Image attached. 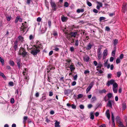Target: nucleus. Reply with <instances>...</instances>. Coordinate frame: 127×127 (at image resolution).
Here are the masks:
<instances>
[{
  "label": "nucleus",
  "instance_id": "f257e3e1",
  "mask_svg": "<svg viewBox=\"0 0 127 127\" xmlns=\"http://www.w3.org/2000/svg\"><path fill=\"white\" fill-rule=\"evenodd\" d=\"M34 47V48L33 47L31 48V54L34 56L36 55L40 51V50L39 49L35 48V47Z\"/></svg>",
  "mask_w": 127,
  "mask_h": 127
},
{
  "label": "nucleus",
  "instance_id": "f03ea898",
  "mask_svg": "<svg viewBox=\"0 0 127 127\" xmlns=\"http://www.w3.org/2000/svg\"><path fill=\"white\" fill-rule=\"evenodd\" d=\"M19 53V54L21 55L23 57H25L28 53L26 51L25 49L23 48L20 49Z\"/></svg>",
  "mask_w": 127,
  "mask_h": 127
},
{
  "label": "nucleus",
  "instance_id": "7ed1b4c3",
  "mask_svg": "<svg viewBox=\"0 0 127 127\" xmlns=\"http://www.w3.org/2000/svg\"><path fill=\"white\" fill-rule=\"evenodd\" d=\"M28 27V26L26 25H24V23H22V26H21V27H20V29L21 31H23V32H24L25 30L26 29V28Z\"/></svg>",
  "mask_w": 127,
  "mask_h": 127
},
{
  "label": "nucleus",
  "instance_id": "20e7f679",
  "mask_svg": "<svg viewBox=\"0 0 127 127\" xmlns=\"http://www.w3.org/2000/svg\"><path fill=\"white\" fill-rule=\"evenodd\" d=\"M50 3L51 6L52 8H55L57 7V5L52 0H50Z\"/></svg>",
  "mask_w": 127,
  "mask_h": 127
},
{
  "label": "nucleus",
  "instance_id": "39448f33",
  "mask_svg": "<svg viewBox=\"0 0 127 127\" xmlns=\"http://www.w3.org/2000/svg\"><path fill=\"white\" fill-rule=\"evenodd\" d=\"M78 34V32H70L69 34L70 35L71 37H75Z\"/></svg>",
  "mask_w": 127,
  "mask_h": 127
},
{
  "label": "nucleus",
  "instance_id": "423d86ee",
  "mask_svg": "<svg viewBox=\"0 0 127 127\" xmlns=\"http://www.w3.org/2000/svg\"><path fill=\"white\" fill-rule=\"evenodd\" d=\"M115 81L113 79H111L110 81H108L107 83L106 84V85L107 86L109 87L110 86V85H112L114 83Z\"/></svg>",
  "mask_w": 127,
  "mask_h": 127
},
{
  "label": "nucleus",
  "instance_id": "0eeeda50",
  "mask_svg": "<svg viewBox=\"0 0 127 127\" xmlns=\"http://www.w3.org/2000/svg\"><path fill=\"white\" fill-rule=\"evenodd\" d=\"M69 68L71 72H73L75 69V66L73 63H72L70 66L68 67Z\"/></svg>",
  "mask_w": 127,
  "mask_h": 127
},
{
  "label": "nucleus",
  "instance_id": "6e6552de",
  "mask_svg": "<svg viewBox=\"0 0 127 127\" xmlns=\"http://www.w3.org/2000/svg\"><path fill=\"white\" fill-rule=\"evenodd\" d=\"M103 59L104 60L106 58L107 55V50L106 49L105 50L103 53Z\"/></svg>",
  "mask_w": 127,
  "mask_h": 127
},
{
  "label": "nucleus",
  "instance_id": "1a4fd4ad",
  "mask_svg": "<svg viewBox=\"0 0 127 127\" xmlns=\"http://www.w3.org/2000/svg\"><path fill=\"white\" fill-rule=\"evenodd\" d=\"M113 101L112 100H109L107 104V105L109 107H110L111 108H112V102H113Z\"/></svg>",
  "mask_w": 127,
  "mask_h": 127
},
{
  "label": "nucleus",
  "instance_id": "9d476101",
  "mask_svg": "<svg viewBox=\"0 0 127 127\" xmlns=\"http://www.w3.org/2000/svg\"><path fill=\"white\" fill-rule=\"evenodd\" d=\"M18 42L17 40L14 42V45L13 47L15 50L16 51L17 50V48H18Z\"/></svg>",
  "mask_w": 127,
  "mask_h": 127
},
{
  "label": "nucleus",
  "instance_id": "9b49d317",
  "mask_svg": "<svg viewBox=\"0 0 127 127\" xmlns=\"http://www.w3.org/2000/svg\"><path fill=\"white\" fill-rule=\"evenodd\" d=\"M71 90L70 89H68L67 90H64V94L68 95L70 94L71 92Z\"/></svg>",
  "mask_w": 127,
  "mask_h": 127
},
{
  "label": "nucleus",
  "instance_id": "f8f14e48",
  "mask_svg": "<svg viewBox=\"0 0 127 127\" xmlns=\"http://www.w3.org/2000/svg\"><path fill=\"white\" fill-rule=\"evenodd\" d=\"M106 116L107 118L109 120L110 119V115L109 114V110L108 109L106 111Z\"/></svg>",
  "mask_w": 127,
  "mask_h": 127
},
{
  "label": "nucleus",
  "instance_id": "ddd939ff",
  "mask_svg": "<svg viewBox=\"0 0 127 127\" xmlns=\"http://www.w3.org/2000/svg\"><path fill=\"white\" fill-rule=\"evenodd\" d=\"M68 18L67 17L64 16H62L61 18V20L63 22L66 21L68 19Z\"/></svg>",
  "mask_w": 127,
  "mask_h": 127
},
{
  "label": "nucleus",
  "instance_id": "4468645a",
  "mask_svg": "<svg viewBox=\"0 0 127 127\" xmlns=\"http://www.w3.org/2000/svg\"><path fill=\"white\" fill-rule=\"evenodd\" d=\"M114 50L112 51V55L113 56H114L115 55L116 53V46H115L114 47Z\"/></svg>",
  "mask_w": 127,
  "mask_h": 127
},
{
  "label": "nucleus",
  "instance_id": "2eb2a0df",
  "mask_svg": "<svg viewBox=\"0 0 127 127\" xmlns=\"http://www.w3.org/2000/svg\"><path fill=\"white\" fill-rule=\"evenodd\" d=\"M92 46V45L90 44V43H89L87 46V49L88 50L90 49L91 48Z\"/></svg>",
  "mask_w": 127,
  "mask_h": 127
},
{
  "label": "nucleus",
  "instance_id": "dca6fc26",
  "mask_svg": "<svg viewBox=\"0 0 127 127\" xmlns=\"http://www.w3.org/2000/svg\"><path fill=\"white\" fill-rule=\"evenodd\" d=\"M60 123L56 121V122L55 124V127H60V126L59 125Z\"/></svg>",
  "mask_w": 127,
  "mask_h": 127
},
{
  "label": "nucleus",
  "instance_id": "f3484780",
  "mask_svg": "<svg viewBox=\"0 0 127 127\" xmlns=\"http://www.w3.org/2000/svg\"><path fill=\"white\" fill-rule=\"evenodd\" d=\"M97 57L98 60H100L102 57V54L101 53H97Z\"/></svg>",
  "mask_w": 127,
  "mask_h": 127
},
{
  "label": "nucleus",
  "instance_id": "a211bd4d",
  "mask_svg": "<svg viewBox=\"0 0 127 127\" xmlns=\"http://www.w3.org/2000/svg\"><path fill=\"white\" fill-rule=\"evenodd\" d=\"M84 11V9H78L77 10V12L78 13L80 12H83Z\"/></svg>",
  "mask_w": 127,
  "mask_h": 127
},
{
  "label": "nucleus",
  "instance_id": "6ab92c4d",
  "mask_svg": "<svg viewBox=\"0 0 127 127\" xmlns=\"http://www.w3.org/2000/svg\"><path fill=\"white\" fill-rule=\"evenodd\" d=\"M28 118V117L26 116H24V117L23 123L24 124L26 123V121L27 120Z\"/></svg>",
  "mask_w": 127,
  "mask_h": 127
},
{
  "label": "nucleus",
  "instance_id": "aec40b11",
  "mask_svg": "<svg viewBox=\"0 0 127 127\" xmlns=\"http://www.w3.org/2000/svg\"><path fill=\"white\" fill-rule=\"evenodd\" d=\"M90 59V58L88 56H87L85 57L84 58V60L87 62H88L89 61Z\"/></svg>",
  "mask_w": 127,
  "mask_h": 127
},
{
  "label": "nucleus",
  "instance_id": "412c9836",
  "mask_svg": "<svg viewBox=\"0 0 127 127\" xmlns=\"http://www.w3.org/2000/svg\"><path fill=\"white\" fill-rule=\"evenodd\" d=\"M27 70V69L26 68H25V70L24 71H23V75L24 76V77H25V76H25V75H26V74H27L28 73H27L26 72Z\"/></svg>",
  "mask_w": 127,
  "mask_h": 127
},
{
  "label": "nucleus",
  "instance_id": "4be33fe9",
  "mask_svg": "<svg viewBox=\"0 0 127 127\" xmlns=\"http://www.w3.org/2000/svg\"><path fill=\"white\" fill-rule=\"evenodd\" d=\"M79 45V41L78 39H76L75 41L74 45L75 46H77Z\"/></svg>",
  "mask_w": 127,
  "mask_h": 127
},
{
  "label": "nucleus",
  "instance_id": "5701e85b",
  "mask_svg": "<svg viewBox=\"0 0 127 127\" xmlns=\"http://www.w3.org/2000/svg\"><path fill=\"white\" fill-rule=\"evenodd\" d=\"M122 9L124 10L123 11L124 13H125V11L127 10V7L126 5H123L122 8Z\"/></svg>",
  "mask_w": 127,
  "mask_h": 127
},
{
  "label": "nucleus",
  "instance_id": "b1692460",
  "mask_svg": "<svg viewBox=\"0 0 127 127\" xmlns=\"http://www.w3.org/2000/svg\"><path fill=\"white\" fill-rule=\"evenodd\" d=\"M0 76H2L4 79L6 78V77L4 74L0 71Z\"/></svg>",
  "mask_w": 127,
  "mask_h": 127
},
{
  "label": "nucleus",
  "instance_id": "393cba45",
  "mask_svg": "<svg viewBox=\"0 0 127 127\" xmlns=\"http://www.w3.org/2000/svg\"><path fill=\"white\" fill-rule=\"evenodd\" d=\"M113 85V88H116L118 86V85L116 82L114 83Z\"/></svg>",
  "mask_w": 127,
  "mask_h": 127
},
{
  "label": "nucleus",
  "instance_id": "a878e982",
  "mask_svg": "<svg viewBox=\"0 0 127 127\" xmlns=\"http://www.w3.org/2000/svg\"><path fill=\"white\" fill-rule=\"evenodd\" d=\"M42 45L41 44H40L39 45H37L36 46L34 45L33 46L34 47H35V48H36L38 49H39V48H40L41 47Z\"/></svg>",
  "mask_w": 127,
  "mask_h": 127
},
{
  "label": "nucleus",
  "instance_id": "bb28decb",
  "mask_svg": "<svg viewBox=\"0 0 127 127\" xmlns=\"http://www.w3.org/2000/svg\"><path fill=\"white\" fill-rule=\"evenodd\" d=\"M90 116V119L92 120H93L94 118V116L93 115V112H91V113Z\"/></svg>",
  "mask_w": 127,
  "mask_h": 127
},
{
  "label": "nucleus",
  "instance_id": "cd10ccee",
  "mask_svg": "<svg viewBox=\"0 0 127 127\" xmlns=\"http://www.w3.org/2000/svg\"><path fill=\"white\" fill-rule=\"evenodd\" d=\"M86 2L87 5L91 7L92 6V3L90 2H89L88 0H86Z\"/></svg>",
  "mask_w": 127,
  "mask_h": 127
},
{
  "label": "nucleus",
  "instance_id": "c85d7f7f",
  "mask_svg": "<svg viewBox=\"0 0 127 127\" xmlns=\"http://www.w3.org/2000/svg\"><path fill=\"white\" fill-rule=\"evenodd\" d=\"M116 121L118 122H120V117L118 116H117L116 117Z\"/></svg>",
  "mask_w": 127,
  "mask_h": 127
},
{
  "label": "nucleus",
  "instance_id": "c756f323",
  "mask_svg": "<svg viewBox=\"0 0 127 127\" xmlns=\"http://www.w3.org/2000/svg\"><path fill=\"white\" fill-rule=\"evenodd\" d=\"M106 92V90L105 89H103L102 90L99 91V93H105Z\"/></svg>",
  "mask_w": 127,
  "mask_h": 127
},
{
  "label": "nucleus",
  "instance_id": "7c9ffc66",
  "mask_svg": "<svg viewBox=\"0 0 127 127\" xmlns=\"http://www.w3.org/2000/svg\"><path fill=\"white\" fill-rule=\"evenodd\" d=\"M18 38L19 40L21 41V42H22L23 40V37L19 36L18 37Z\"/></svg>",
  "mask_w": 127,
  "mask_h": 127
},
{
  "label": "nucleus",
  "instance_id": "2f4dec72",
  "mask_svg": "<svg viewBox=\"0 0 127 127\" xmlns=\"http://www.w3.org/2000/svg\"><path fill=\"white\" fill-rule=\"evenodd\" d=\"M96 2L97 4V5H99L101 7H102L103 4L102 3L98 1H96Z\"/></svg>",
  "mask_w": 127,
  "mask_h": 127
},
{
  "label": "nucleus",
  "instance_id": "473e14b6",
  "mask_svg": "<svg viewBox=\"0 0 127 127\" xmlns=\"http://www.w3.org/2000/svg\"><path fill=\"white\" fill-rule=\"evenodd\" d=\"M107 96L109 98H111L112 96V94L111 93H109L107 94Z\"/></svg>",
  "mask_w": 127,
  "mask_h": 127
},
{
  "label": "nucleus",
  "instance_id": "72a5a7b5",
  "mask_svg": "<svg viewBox=\"0 0 127 127\" xmlns=\"http://www.w3.org/2000/svg\"><path fill=\"white\" fill-rule=\"evenodd\" d=\"M83 96V94H79L78 95V97L77 98L79 99V98H81Z\"/></svg>",
  "mask_w": 127,
  "mask_h": 127
},
{
  "label": "nucleus",
  "instance_id": "f704fd0d",
  "mask_svg": "<svg viewBox=\"0 0 127 127\" xmlns=\"http://www.w3.org/2000/svg\"><path fill=\"white\" fill-rule=\"evenodd\" d=\"M111 118L112 122H114V117L113 115V114L112 112H111Z\"/></svg>",
  "mask_w": 127,
  "mask_h": 127
},
{
  "label": "nucleus",
  "instance_id": "c9c22d12",
  "mask_svg": "<svg viewBox=\"0 0 127 127\" xmlns=\"http://www.w3.org/2000/svg\"><path fill=\"white\" fill-rule=\"evenodd\" d=\"M24 78L26 80V81L27 82H28V80H29V76L27 75V76H25V77H24Z\"/></svg>",
  "mask_w": 127,
  "mask_h": 127
},
{
  "label": "nucleus",
  "instance_id": "e433bc0d",
  "mask_svg": "<svg viewBox=\"0 0 127 127\" xmlns=\"http://www.w3.org/2000/svg\"><path fill=\"white\" fill-rule=\"evenodd\" d=\"M92 88H91V87L88 86L86 90V91L87 93H88V92H89L90 91L91 89Z\"/></svg>",
  "mask_w": 127,
  "mask_h": 127
},
{
  "label": "nucleus",
  "instance_id": "4c0bfd02",
  "mask_svg": "<svg viewBox=\"0 0 127 127\" xmlns=\"http://www.w3.org/2000/svg\"><path fill=\"white\" fill-rule=\"evenodd\" d=\"M8 85L10 86H14V83L13 82H9Z\"/></svg>",
  "mask_w": 127,
  "mask_h": 127
},
{
  "label": "nucleus",
  "instance_id": "58836bf2",
  "mask_svg": "<svg viewBox=\"0 0 127 127\" xmlns=\"http://www.w3.org/2000/svg\"><path fill=\"white\" fill-rule=\"evenodd\" d=\"M118 40L117 39H115L114 41V44L115 45L117 44L118 42Z\"/></svg>",
  "mask_w": 127,
  "mask_h": 127
},
{
  "label": "nucleus",
  "instance_id": "ea45409f",
  "mask_svg": "<svg viewBox=\"0 0 127 127\" xmlns=\"http://www.w3.org/2000/svg\"><path fill=\"white\" fill-rule=\"evenodd\" d=\"M9 64L12 66H14V62L12 61H10L9 62Z\"/></svg>",
  "mask_w": 127,
  "mask_h": 127
},
{
  "label": "nucleus",
  "instance_id": "a19ab883",
  "mask_svg": "<svg viewBox=\"0 0 127 127\" xmlns=\"http://www.w3.org/2000/svg\"><path fill=\"white\" fill-rule=\"evenodd\" d=\"M126 108V104L124 103L123 104V110H124Z\"/></svg>",
  "mask_w": 127,
  "mask_h": 127
},
{
  "label": "nucleus",
  "instance_id": "79ce46f5",
  "mask_svg": "<svg viewBox=\"0 0 127 127\" xmlns=\"http://www.w3.org/2000/svg\"><path fill=\"white\" fill-rule=\"evenodd\" d=\"M94 84V82H91L89 85V86H88L91 87V88H92L93 85Z\"/></svg>",
  "mask_w": 127,
  "mask_h": 127
},
{
  "label": "nucleus",
  "instance_id": "37998d69",
  "mask_svg": "<svg viewBox=\"0 0 127 127\" xmlns=\"http://www.w3.org/2000/svg\"><path fill=\"white\" fill-rule=\"evenodd\" d=\"M0 62H1L2 65L4 64V61L1 58H0Z\"/></svg>",
  "mask_w": 127,
  "mask_h": 127
},
{
  "label": "nucleus",
  "instance_id": "c03bdc74",
  "mask_svg": "<svg viewBox=\"0 0 127 127\" xmlns=\"http://www.w3.org/2000/svg\"><path fill=\"white\" fill-rule=\"evenodd\" d=\"M105 19V18L103 17H100L99 21L101 22L102 20H104Z\"/></svg>",
  "mask_w": 127,
  "mask_h": 127
},
{
  "label": "nucleus",
  "instance_id": "a18cd8bd",
  "mask_svg": "<svg viewBox=\"0 0 127 127\" xmlns=\"http://www.w3.org/2000/svg\"><path fill=\"white\" fill-rule=\"evenodd\" d=\"M121 71L118 72L117 73V76L118 77H119L121 74Z\"/></svg>",
  "mask_w": 127,
  "mask_h": 127
},
{
  "label": "nucleus",
  "instance_id": "49530a36",
  "mask_svg": "<svg viewBox=\"0 0 127 127\" xmlns=\"http://www.w3.org/2000/svg\"><path fill=\"white\" fill-rule=\"evenodd\" d=\"M64 6L66 7H68V3L67 2H65L64 3Z\"/></svg>",
  "mask_w": 127,
  "mask_h": 127
},
{
  "label": "nucleus",
  "instance_id": "de8ad7c7",
  "mask_svg": "<svg viewBox=\"0 0 127 127\" xmlns=\"http://www.w3.org/2000/svg\"><path fill=\"white\" fill-rule=\"evenodd\" d=\"M116 62L117 64H118L120 63V59L119 58H117V59Z\"/></svg>",
  "mask_w": 127,
  "mask_h": 127
},
{
  "label": "nucleus",
  "instance_id": "09e8293b",
  "mask_svg": "<svg viewBox=\"0 0 127 127\" xmlns=\"http://www.w3.org/2000/svg\"><path fill=\"white\" fill-rule=\"evenodd\" d=\"M71 106L72 109H75L76 108V106L74 104H72Z\"/></svg>",
  "mask_w": 127,
  "mask_h": 127
},
{
  "label": "nucleus",
  "instance_id": "8fccbe9b",
  "mask_svg": "<svg viewBox=\"0 0 127 127\" xmlns=\"http://www.w3.org/2000/svg\"><path fill=\"white\" fill-rule=\"evenodd\" d=\"M112 74L111 73H109L108 74L107 76V78L108 79H110L111 78V76Z\"/></svg>",
  "mask_w": 127,
  "mask_h": 127
},
{
  "label": "nucleus",
  "instance_id": "3c124183",
  "mask_svg": "<svg viewBox=\"0 0 127 127\" xmlns=\"http://www.w3.org/2000/svg\"><path fill=\"white\" fill-rule=\"evenodd\" d=\"M113 91L115 93H117V90L116 88H113Z\"/></svg>",
  "mask_w": 127,
  "mask_h": 127
},
{
  "label": "nucleus",
  "instance_id": "603ef678",
  "mask_svg": "<svg viewBox=\"0 0 127 127\" xmlns=\"http://www.w3.org/2000/svg\"><path fill=\"white\" fill-rule=\"evenodd\" d=\"M54 50L57 51H59V48H57L56 46L55 47Z\"/></svg>",
  "mask_w": 127,
  "mask_h": 127
},
{
  "label": "nucleus",
  "instance_id": "864d4df0",
  "mask_svg": "<svg viewBox=\"0 0 127 127\" xmlns=\"http://www.w3.org/2000/svg\"><path fill=\"white\" fill-rule=\"evenodd\" d=\"M79 107L81 109H83L84 108V106L82 104H81L80 105Z\"/></svg>",
  "mask_w": 127,
  "mask_h": 127
},
{
  "label": "nucleus",
  "instance_id": "5fc2aeb1",
  "mask_svg": "<svg viewBox=\"0 0 127 127\" xmlns=\"http://www.w3.org/2000/svg\"><path fill=\"white\" fill-rule=\"evenodd\" d=\"M101 50V48H100V47L99 48L97 49V53H101L100 52Z\"/></svg>",
  "mask_w": 127,
  "mask_h": 127
},
{
  "label": "nucleus",
  "instance_id": "6e6d98bb",
  "mask_svg": "<svg viewBox=\"0 0 127 127\" xmlns=\"http://www.w3.org/2000/svg\"><path fill=\"white\" fill-rule=\"evenodd\" d=\"M77 75H75L73 77V79L74 80H76L77 79Z\"/></svg>",
  "mask_w": 127,
  "mask_h": 127
},
{
  "label": "nucleus",
  "instance_id": "4d7b16f0",
  "mask_svg": "<svg viewBox=\"0 0 127 127\" xmlns=\"http://www.w3.org/2000/svg\"><path fill=\"white\" fill-rule=\"evenodd\" d=\"M92 105L90 104L88 105V107L89 109H90L92 107Z\"/></svg>",
  "mask_w": 127,
  "mask_h": 127
},
{
  "label": "nucleus",
  "instance_id": "13d9d810",
  "mask_svg": "<svg viewBox=\"0 0 127 127\" xmlns=\"http://www.w3.org/2000/svg\"><path fill=\"white\" fill-rule=\"evenodd\" d=\"M53 34L54 36H55L57 35V32L56 31L53 32Z\"/></svg>",
  "mask_w": 127,
  "mask_h": 127
},
{
  "label": "nucleus",
  "instance_id": "bf43d9fd",
  "mask_svg": "<svg viewBox=\"0 0 127 127\" xmlns=\"http://www.w3.org/2000/svg\"><path fill=\"white\" fill-rule=\"evenodd\" d=\"M70 51L71 52H73L74 51V49L73 47H71L70 49Z\"/></svg>",
  "mask_w": 127,
  "mask_h": 127
},
{
  "label": "nucleus",
  "instance_id": "052dcab7",
  "mask_svg": "<svg viewBox=\"0 0 127 127\" xmlns=\"http://www.w3.org/2000/svg\"><path fill=\"white\" fill-rule=\"evenodd\" d=\"M14 102V100L13 98H11L10 100V102L12 103H13Z\"/></svg>",
  "mask_w": 127,
  "mask_h": 127
},
{
  "label": "nucleus",
  "instance_id": "680f3d73",
  "mask_svg": "<svg viewBox=\"0 0 127 127\" xmlns=\"http://www.w3.org/2000/svg\"><path fill=\"white\" fill-rule=\"evenodd\" d=\"M93 12L95 13H97L98 12V11L97 9H93Z\"/></svg>",
  "mask_w": 127,
  "mask_h": 127
},
{
  "label": "nucleus",
  "instance_id": "e2e57ef3",
  "mask_svg": "<svg viewBox=\"0 0 127 127\" xmlns=\"http://www.w3.org/2000/svg\"><path fill=\"white\" fill-rule=\"evenodd\" d=\"M41 19L40 17H38L37 19V21L38 22H40L41 21Z\"/></svg>",
  "mask_w": 127,
  "mask_h": 127
},
{
  "label": "nucleus",
  "instance_id": "0e129e2a",
  "mask_svg": "<svg viewBox=\"0 0 127 127\" xmlns=\"http://www.w3.org/2000/svg\"><path fill=\"white\" fill-rule=\"evenodd\" d=\"M6 18H7V21H9L10 19H11V17H9V16H6Z\"/></svg>",
  "mask_w": 127,
  "mask_h": 127
},
{
  "label": "nucleus",
  "instance_id": "69168bd1",
  "mask_svg": "<svg viewBox=\"0 0 127 127\" xmlns=\"http://www.w3.org/2000/svg\"><path fill=\"white\" fill-rule=\"evenodd\" d=\"M102 66V65L101 64H98V66L97 67L98 68H100L101 66Z\"/></svg>",
  "mask_w": 127,
  "mask_h": 127
},
{
  "label": "nucleus",
  "instance_id": "338daca9",
  "mask_svg": "<svg viewBox=\"0 0 127 127\" xmlns=\"http://www.w3.org/2000/svg\"><path fill=\"white\" fill-rule=\"evenodd\" d=\"M105 30L107 31H109L110 30V28L109 27L107 26L105 27Z\"/></svg>",
  "mask_w": 127,
  "mask_h": 127
},
{
  "label": "nucleus",
  "instance_id": "774afa93",
  "mask_svg": "<svg viewBox=\"0 0 127 127\" xmlns=\"http://www.w3.org/2000/svg\"><path fill=\"white\" fill-rule=\"evenodd\" d=\"M114 60V58L112 57H110V62H113Z\"/></svg>",
  "mask_w": 127,
  "mask_h": 127
}]
</instances>
